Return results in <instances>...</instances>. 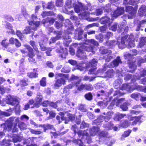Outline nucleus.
I'll return each instance as SVG.
<instances>
[{
	"instance_id": "obj_63",
	"label": "nucleus",
	"mask_w": 146,
	"mask_h": 146,
	"mask_svg": "<svg viewBox=\"0 0 146 146\" xmlns=\"http://www.w3.org/2000/svg\"><path fill=\"white\" fill-rule=\"evenodd\" d=\"M50 15V13L48 12L43 11L42 12L41 15L43 17L48 16Z\"/></svg>"
},
{
	"instance_id": "obj_37",
	"label": "nucleus",
	"mask_w": 146,
	"mask_h": 146,
	"mask_svg": "<svg viewBox=\"0 0 146 146\" xmlns=\"http://www.w3.org/2000/svg\"><path fill=\"white\" fill-rule=\"evenodd\" d=\"M140 96V94L139 93H134L131 94V97L137 100V98Z\"/></svg>"
},
{
	"instance_id": "obj_7",
	"label": "nucleus",
	"mask_w": 146,
	"mask_h": 146,
	"mask_svg": "<svg viewBox=\"0 0 146 146\" xmlns=\"http://www.w3.org/2000/svg\"><path fill=\"white\" fill-rule=\"evenodd\" d=\"M100 22L103 24L110 25L112 22V20L108 16L102 17L100 20Z\"/></svg>"
},
{
	"instance_id": "obj_29",
	"label": "nucleus",
	"mask_w": 146,
	"mask_h": 146,
	"mask_svg": "<svg viewBox=\"0 0 146 146\" xmlns=\"http://www.w3.org/2000/svg\"><path fill=\"white\" fill-rule=\"evenodd\" d=\"M126 116L125 114H118L115 116L114 119L115 120H119Z\"/></svg>"
},
{
	"instance_id": "obj_19",
	"label": "nucleus",
	"mask_w": 146,
	"mask_h": 146,
	"mask_svg": "<svg viewBox=\"0 0 146 146\" xmlns=\"http://www.w3.org/2000/svg\"><path fill=\"white\" fill-rule=\"evenodd\" d=\"M135 88H132L129 84H123L122 88V90H126L127 91L135 89Z\"/></svg>"
},
{
	"instance_id": "obj_22",
	"label": "nucleus",
	"mask_w": 146,
	"mask_h": 146,
	"mask_svg": "<svg viewBox=\"0 0 146 146\" xmlns=\"http://www.w3.org/2000/svg\"><path fill=\"white\" fill-rule=\"evenodd\" d=\"M55 19L52 18H47L45 20L42 21V22L44 24L49 22V23L52 24L55 21Z\"/></svg>"
},
{
	"instance_id": "obj_12",
	"label": "nucleus",
	"mask_w": 146,
	"mask_h": 146,
	"mask_svg": "<svg viewBox=\"0 0 146 146\" xmlns=\"http://www.w3.org/2000/svg\"><path fill=\"white\" fill-rule=\"evenodd\" d=\"M24 46L29 51L28 56L31 58H32L35 55L33 53V49L29 45L25 44L24 45Z\"/></svg>"
},
{
	"instance_id": "obj_16",
	"label": "nucleus",
	"mask_w": 146,
	"mask_h": 146,
	"mask_svg": "<svg viewBox=\"0 0 146 146\" xmlns=\"http://www.w3.org/2000/svg\"><path fill=\"white\" fill-rule=\"evenodd\" d=\"M100 53L102 54H110L111 51L110 50H108L104 47H101L100 49Z\"/></svg>"
},
{
	"instance_id": "obj_56",
	"label": "nucleus",
	"mask_w": 146,
	"mask_h": 146,
	"mask_svg": "<svg viewBox=\"0 0 146 146\" xmlns=\"http://www.w3.org/2000/svg\"><path fill=\"white\" fill-rule=\"evenodd\" d=\"M9 143L6 140H3L1 144V146H9Z\"/></svg>"
},
{
	"instance_id": "obj_11",
	"label": "nucleus",
	"mask_w": 146,
	"mask_h": 146,
	"mask_svg": "<svg viewBox=\"0 0 146 146\" xmlns=\"http://www.w3.org/2000/svg\"><path fill=\"white\" fill-rule=\"evenodd\" d=\"M107 43L108 45H110L117 44L118 45L119 47L121 48H122L123 47H124L123 45V46L121 45V43H120L119 42L118 40H117V41L114 40L108 41L107 42Z\"/></svg>"
},
{
	"instance_id": "obj_36",
	"label": "nucleus",
	"mask_w": 146,
	"mask_h": 146,
	"mask_svg": "<svg viewBox=\"0 0 146 146\" xmlns=\"http://www.w3.org/2000/svg\"><path fill=\"white\" fill-rule=\"evenodd\" d=\"M85 90L90 91L93 89V87L92 85L90 84H84Z\"/></svg>"
},
{
	"instance_id": "obj_9",
	"label": "nucleus",
	"mask_w": 146,
	"mask_h": 146,
	"mask_svg": "<svg viewBox=\"0 0 146 146\" xmlns=\"http://www.w3.org/2000/svg\"><path fill=\"white\" fill-rule=\"evenodd\" d=\"M43 97L42 96L39 94H38L35 100L36 103L34 105V106L38 108L39 107V104L42 100Z\"/></svg>"
},
{
	"instance_id": "obj_51",
	"label": "nucleus",
	"mask_w": 146,
	"mask_h": 146,
	"mask_svg": "<svg viewBox=\"0 0 146 146\" xmlns=\"http://www.w3.org/2000/svg\"><path fill=\"white\" fill-rule=\"evenodd\" d=\"M63 0H57L56 2V5L58 7H61L63 5Z\"/></svg>"
},
{
	"instance_id": "obj_43",
	"label": "nucleus",
	"mask_w": 146,
	"mask_h": 146,
	"mask_svg": "<svg viewBox=\"0 0 146 146\" xmlns=\"http://www.w3.org/2000/svg\"><path fill=\"white\" fill-rule=\"evenodd\" d=\"M85 97L86 99L90 100L92 99V96L90 93H88L85 95Z\"/></svg>"
},
{
	"instance_id": "obj_50",
	"label": "nucleus",
	"mask_w": 146,
	"mask_h": 146,
	"mask_svg": "<svg viewBox=\"0 0 146 146\" xmlns=\"http://www.w3.org/2000/svg\"><path fill=\"white\" fill-rule=\"evenodd\" d=\"M1 44L5 48H7L9 45V43L6 42V40H3L1 42Z\"/></svg>"
},
{
	"instance_id": "obj_61",
	"label": "nucleus",
	"mask_w": 146,
	"mask_h": 146,
	"mask_svg": "<svg viewBox=\"0 0 146 146\" xmlns=\"http://www.w3.org/2000/svg\"><path fill=\"white\" fill-rule=\"evenodd\" d=\"M30 131L32 133L36 134H39L41 133V132L40 131H35L33 129H31Z\"/></svg>"
},
{
	"instance_id": "obj_26",
	"label": "nucleus",
	"mask_w": 146,
	"mask_h": 146,
	"mask_svg": "<svg viewBox=\"0 0 146 146\" xmlns=\"http://www.w3.org/2000/svg\"><path fill=\"white\" fill-rule=\"evenodd\" d=\"M111 117L110 116L109 117H105L103 116H101L99 117L97 119V121H98L99 122L102 121L104 120L106 121H107Z\"/></svg>"
},
{
	"instance_id": "obj_40",
	"label": "nucleus",
	"mask_w": 146,
	"mask_h": 146,
	"mask_svg": "<svg viewBox=\"0 0 146 146\" xmlns=\"http://www.w3.org/2000/svg\"><path fill=\"white\" fill-rule=\"evenodd\" d=\"M130 125V123L128 122L127 120H125L122 123V126L124 128H126L127 127Z\"/></svg>"
},
{
	"instance_id": "obj_49",
	"label": "nucleus",
	"mask_w": 146,
	"mask_h": 146,
	"mask_svg": "<svg viewBox=\"0 0 146 146\" xmlns=\"http://www.w3.org/2000/svg\"><path fill=\"white\" fill-rule=\"evenodd\" d=\"M31 32V29L30 27H26L23 31V33L24 34H27Z\"/></svg>"
},
{
	"instance_id": "obj_24",
	"label": "nucleus",
	"mask_w": 146,
	"mask_h": 146,
	"mask_svg": "<svg viewBox=\"0 0 146 146\" xmlns=\"http://www.w3.org/2000/svg\"><path fill=\"white\" fill-rule=\"evenodd\" d=\"M129 119L130 121H133L132 123V125H133L136 124L139 120V118L136 117H131Z\"/></svg>"
},
{
	"instance_id": "obj_52",
	"label": "nucleus",
	"mask_w": 146,
	"mask_h": 146,
	"mask_svg": "<svg viewBox=\"0 0 146 146\" xmlns=\"http://www.w3.org/2000/svg\"><path fill=\"white\" fill-rule=\"evenodd\" d=\"M47 5V8L50 9H52L54 7V4L52 2L48 3Z\"/></svg>"
},
{
	"instance_id": "obj_62",
	"label": "nucleus",
	"mask_w": 146,
	"mask_h": 146,
	"mask_svg": "<svg viewBox=\"0 0 146 146\" xmlns=\"http://www.w3.org/2000/svg\"><path fill=\"white\" fill-rule=\"evenodd\" d=\"M13 140L14 142H17L18 141H20V138L18 136H15L13 137Z\"/></svg>"
},
{
	"instance_id": "obj_6",
	"label": "nucleus",
	"mask_w": 146,
	"mask_h": 146,
	"mask_svg": "<svg viewBox=\"0 0 146 146\" xmlns=\"http://www.w3.org/2000/svg\"><path fill=\"white\" fill-rule=\"evenodd\" d=\"M78 134L79 136H82L83 137L86 138V142L88 143H90L91 142V137L88 135V133L86 131H79L78 132Z\"/></svg>"
},
{
	"instance_id": "obj_57",
	"label": "nucleus",
	"mask_w": 146,
	"mask_h": 146,
	"mask_svg": "<svg viewBox=\"0 0 146 146\" xmlns=\"http://www.w3.org/2000/svg\"><path fill=\"white\" fill-rule=\"evenodd\" d=\"M89 42L95 46H98L99 45L98 42L93 39L89 40Z\"/></svg>"
},
{
	"instance_id": "obj_30",
	"label": "nucleus",
	"mask_w": 146,
	"mask_h": 146,
	"mask_svg": "<svg viewBox=\"0 0 146 146\" xmlns=\"http://www.w3.org/2000/svg\"><path fill=\"white\" fill-rule=\"evenodd\" d=\"M59 52H60L62 53L61 54L62 57H64V56L67 55L68 54L67 50L66 48L62 49L60 51L59 50Z\"/></svg>"
},
{
	"instance_id": "obj_20",
	"label": "nucleus",
	"mask_w": 146,
	"mask_h": 146,
	"mask_svg": "<svg viewBox=\"0 0 146 146\" xmlns=\"http://www.w3.org/2000/svg\"><path fill=\"white\" fill-rule=\"evenodd\" d=\"M146 43V37H142L140 40L138 46L139 47H141L145 44Z\"/></svg>"
},
{
	"instance_id": "obj_1",
	"label": "nucleus",
	"mask_w": 146,
	"mask_h": 146,
	"mask_svg": "<svg viewBox=\"0 0 146 146\" xmlns=\"http://www.w3.org/2000/svg\"><path fill=\"white\" fill-rule=\"evenodd\" d=\"M97 63V61L95 59H93L91 61L88 63H87L86 65V68H88L91 67L89 70L88 74H96L99 73H100V71L98 70L96 71V67Z\"/></svg>"
},
{
	"instance_id": "obj_15",
	"label": "nucleus",
	"mask_w": 146,
	"mask_h": 146,
	"mask_svg": "<svg viewBox=\"0 0 146 146\" xmlns=\"http://www.w3.org/2000/svg\"><path fill=\"white\" fill-rule=\"evenodd\" d=\"M90 10L93 11L92 12H91V14L95 15H101L103 13V11L102 9H98L95 10L94 9L91 8Z\"/></svg>"
},
{
	"instance_id": "obj_21",
	"label": "nucleus",
	"mask_w": 146,
	"mask_h": 146,
	"mask_svg": "<svg viewBox=\"0 0 146 146\" xmlns=\"http://www.w3.org/2000/svg\"><path fill=\"white\" fill-rule=\"evenodd\" d=\"M112 7L111 8V9H110V7L111 6V5L110 4L108 3L107 4L104 8V9L105 10V11L107 12H109L111 10L112 8H113L114 7H115V6L113 5L112 6Z\"/></svg>"
},
{
	"instance_id": "obj_25",
	"label": "nucleus",
	"mask_w": 146,
	"mask_h": 146,
	"mask_svg": "<svg viewBox=\"0 0 146 146\" xmlns=\"http://www.w3.org/2000/svg\"><path fill=\"white\" fill-rule=\"evenodd\" d=\"M6 28L10 30L9 31V32L12 33V34H15V32L14 30L12 29L13 27L11 26V25L9 23H6Z\"/></svg>"
},
{
	"instance_id": "obj_10",
	"label": "nucleus",
	"mask_w": 146,
	"mask_h": 146,
	"mask_svg": "<svg viewBox=\"0 0 146 146\" xmlns=\"http://www.w3.org/2000/svg\"><path fill=\"white\" fill-rule=\"evenodd\" d=\"M138 14L141 17L145 16L146 15V6L142 5L139 10Z\"/></svg>"
},
{
	"instance_id": "obj_58",
	"label": "nucleus",
	"mask_w": 146,
	"mask_h": 146,
	"mask_svg": "<svg viewBox=\"0 0 146 146\" xmlns=\"http://www.w3.org/2000/svg\"><path fill=\"white\" fill-rule=\"evenodd\" d=\"M104 35L105 36L104 37V38L108 39L112 35V33L111 32H108L106 34Z\"/></svg>"
},
{
	"instance_id": "obj_5",
	"label": "nucleus",
	"mask_w": 146,
	"mask_h": 146,
	"mask_svg": "<svg viewBox=\"0 0 146 146\" xmlns=\"http://www.w3.org/2000/svg\"><path fill=\"white\" fill-rule=\"evenodd\" d=\"M124 12V9L123 7H118L117 10L114 11L113 13L111 14L112 17H117L123 14Z\"/></svg>"
},
{
	"instance_id": "obj_41",
	"label": "nucleus",
	"mask_w": 146,
	"mask_h": 146,
	"mask_svg": "<svg viewBox=\"0 0 146 146\" xmlns=\"http://www.w3.org/2000/svg\"><path fill=\"white\" fill-rule=\"evenodd\" d=\"M73 7H74V6L71 3V0H67L66 4L65 7H67L68 8H70Z\"/></svg>"
},
{
	"instance_id": "obj_54",
	"label": "nucleus",
	"mask_w": 146,
	"mask_h": 146,
	"mask_svg": "<svg viewBox=\"0 0 146 146\" xmlns=\"http://www.w3.org/2000/svg\"><path fill=\"white\" fill-rule=\"evenodd\" d=\"M146 62V58H139V60L138 62V64L139 66L140 65L141 63H143Z\"/></svg>"
},
{
	"instance_id": "obj_28",
	"label": "nucleus",
	"mask_w": 146,
	"mask_h": 146,
	"mask_svg": "<svg viewBox=\"0 0 146 146\" xmlns=\"http://www.w3.org/2000/svg\"><path fill=\"white\" fill-rule=\"evenodd\" d=\"M39 127H43L44 129V131H46V130L48 129H50L53 127L52 125H49L48 124H46V125H40L39 126Z\"/></svg>"
},
{
	"instance_id": "obj_3",
	"label": "nucleus",
	"mask_w": 146,
	"mask_h": 146,
	"mask_svg": "<svg viewBox=\"0 0 146 146\" xmlns=\"http://www.w3.org/2000/svg\"><path fill=\"white\" fill-rule=\"evenodd\" d=\"M127 38V36H125L124 37H123L121 38V45L123 46V47L122 48H124L125 46L126 45H128L130 47H133L135 45V44L134 42V40H130V41L129 40H127L126 41V39Z\"/></svg>"
},
{
	"instance_id": "obj_53",
	"label": "nucleus",
	"mask_w": 146,
	"mask_h": 146,
	"mask_svg": "<svg viewBox=\"0 0 146 146\" xmlns=\"http://www.w3.org/2000/svg\"><path fill=\"white\" fill-rule=\"evenodd\" d=\"M79 79V77L75 76L74 75H72L71 77V79L72 80H78L79 81H78L77 82L78 84H79V83L81 81V80H80Z\"/></svg>"
},
{
	"instance_id": "obj_8",
	"label": "nucleus",
	"mask_w": 146,
	"mask_h": 146,
	"mask_svg": "<svg viewBox=\"0 0 146 146\" xmlns=\"http://www.w3.org/2000/svg\"><path fill=\"white\" fill-rule=\"evenodd\" d=\"M7 103L12 106H14L17 102L16 98L10 95L8 96L7 98Z\"/></svg>"
},
{
	"instance_id": "obj_31",
	"label": "nucleus",
	"mask_w": 146,
	"mask_h": 146,
	"mask_svg": "<svg viewBox=\"0 0 146 146\" xmlns=\"http://www.w3.org/2000/svg\"><path fill=\"white\" fill-rule=\"evenodd\" d=\"M138 53V52L136 50H133L131 51L130 53H128L126 54L127 56H133L136 55Z\"/></svg>"
},
{
	"instance_id": "obj_47",
	"label": "nucleus",
	"mask_w": 146,
	"mask_h": 146,
	"mask_svg": "<svg viewBox=\"0 0 146 146\" xmlns=\"http://www.w3.org/2000/svg\"><path fill=\"white\" fill-rule=\"evenodd\" d=\"M113 125L111 123H109L106 125L105 127L107 129L110 130L112 129Z\"/></svg>"
},
{
	"instance_id": "obj_64",
	"label": "nucleus",
	"mask_w": 146,
	"mask_h": 146,
	"mask_svg": "<svg viewBox=\"0 0 146 146\" xmlns=\"http://www.w3.org/2000/svg\"><path fill=\"white\" fill-rule=\"evenodd\" d=\"M140 75L141 77H143L145 76L146 75V69L143 70L140 73Z\"/></svg>"
},
{
	"instance_id": "obj_23",
	"label": "nucleus",
	"mask_w": 146,
	"mask_h": 146,
	"mask_svg": "<svg viewBox=\"0 0 146 146\" xmlns=\"http://www.w3.org/2000/svg\"><path fill=\"white\" fill-rule=\"evenodd\" d=\"M14 120V118L13 117H11L8 119L7 121V122L9 124L8 125V127L11 129L12 127L13 122Z\"/></svg>"
},
{
	"instance_id": "obj_13",
	"label": "nucleus",
	"mask_w": 146,
	"mask_h": 146,
	"mask_svg": "<svg viewBox=\"0 0 146 146\" xmlns=\"http://www.w3.org/2000/svg\"><path fill=\"white\" fill-rule=\"evenodd\" d=\"M121 62H122L120 57H117L116 59L114 60L111 63V64H113V65L111 66V67L117 66L119 63H121Z\"/></svg>"
},
{
	"instance_id": "obj_55",
	"label": "nucleus",
	"mask_w": 146,
	"mask_h": 146,
	"mask_svg": "<svg viewBox=\"0 0 146 146\" xmlns=\"http://www.w3.org/2000/svg\"><path fill=\"white\" fill-rule=\"evenodd\" d=\"M117 23H114L111 27L110 28V29L114 31H116L117 29Z\"/></svg>"
},
{
	"instance_id": "obj_32",
	"label": "nucleus",
	"mask_w": 146,
	"mask_h": 146,
	"mask_svg": "<svg viewBox=\"0 0 146 146\" xmlns=\"http://www.w3.org/2000/svg\"><path fill=\"white\" fill-rule=\"evenodd\" d=\"M77 84H78V82H76V86L77 87V89L78 90L81 91L83 90H85L84 84H82L78 86Z\"/></svg>"
},
{
	"instance_id": "obj_14",
	"label": "nucleus",
	"mask_w": 146,
	"mask_h": 146,
	"mask_svg": "<svg viewBox=\"0 0 146 146\" xmlns=\"http://www.w3.org/2000/svg\"><path fill=\"white\" fill-rule=\"evenodd\" d=\"M100 131L99 128L97 127H94L90 129V134L92 136H94Z\"/></svg>"
},
{
	"instance_id": "obj_44",
	"label": "nucleus",
	"mask_w": 146,
	"mask_h": 146,
	"mask_svg": "<svg viewBox=\"0 0 146 146\" xmlns=\"http://www.w3.org/2000/svg\"><path fill=\"white\" fill-rule=\"evenodd\" d=\"M127 105L128 104L125 103L121 105L120 107L124 111H126L128 108V107L127 106Z\"/></svg>"
},
{
	"instance_id": "obj_17",
	"label": "nucleus",
	"mask_w": 146,
	"mask_h": 146,
	"mask_svg": "<svg viewBox=\"0 0 146 146\" xmlns=\"http://www.w3.org/2000/svg\"><path fill=\"white\" fill-rule=\"evenodd\" d=\"M61 35L62 33L61 32H58L56 37H52L51 38L50 41V43H54L56 40L59 39L60 38V35Z\"/></svg>"
},
{
	"instance_id": "obj_18",
	"label": "nucleus",
	"mask_w": 146,
	"mask_h": 146,
	"mask_svg": "<svg viewBox=\"0 0 146 146\" xmlns=\"http://www.w3.org/2000/svg\"><path fill=\"white\" fill-rule=\"evenodd\" d=\"M83 9V6L82 4H79L78 5H76L74 7V9L75 11L78 13Z\"/></svg>"
},
{
	"instance_id": "obj_59",
	"label": "nucleus",
	"mask_w": 146,
	"mask_h": 146,
	"mask_svg": "<svg viewBox=\"0 0 146 146\" xmlns=\"http://www.w3.org/2000/svg\"><path fill=\"white\" fill-rule=\"evenodd\" d=\"M69 91L70 90L65 86L63 89V94L68 95L70 93Z\"/></svg>"
},
{
	"instance_id": "obj_39",
	"label": "nucleus",
	"mask_w": 146,
	"mask_h": 146,
	"mask_svg": "<svg viewBox=\"0 0 146 146\" xmlns=\"http://www.w3.org/2000/svg\"><path fill=\"white\" fill-rule=\"evenodd\" d=\"M95 78V77H90L88 76H85L83 78V80H85V81L89 80L90 82H91L92 81L94 80Z\"/></svg>"
},
{
	"instance_id": "obj_46",
	"label": "nucleus",
	"mask_w": 146,
	"mask_h": 146,
	"mask_svg": "<svg viewBox=\"0 0 146 146\" xmlns=\"http://www.w3.org/2000/svg\"><path fill=\"white\" fill-rule=\"evenodd\" d=\"M28 82L27 80H22L20 81L21 84L23 86H27L28 85V83H27Z\"/></svg>"
},
{
	"instance_id": "obj_4",
	"label": "nucleus",
	"mask_w": 146,
	"mask_h": 146,
	"mask_svg": "<svg viewBox=\"0 0 146 146\" xmlns=\"http://www.w3.org/2000/svg\"><path fill=\"white\" fill-rule=\"evenodd\" d=\"M125 11L129 13V19H131L136 15L137 9L136 8H133L132 6H126Z\"/></svg>"
},
{
	"instance_id": "obj_27",
	"label": "nucleus",
	"mask_w": 146,
	"mask_h": 146,
	"mask_svg": "<svg viewBox=\"0 0 146 146\" xmlns=\"http://www.w3.org/2000/svg\"><path fill=\"white\" fill-rule=\"evenodd\" d=\"M19 127L21 130H25L26 129V124L20 121L18 124Z\"/></svg>"
},
{
	"instance_id": "obj_35",
	"label": "nucleus",
	"mask_w": 146,
	"mask_h": 146,
	"mask_svg": "<svg viewBox=\"0 0 146 146\" xmlns=\"http://www.w3.org/2000/svg\"><path fill=\"white\" fill-rule=\"evenodd\" d=\"M104 37H105L104 35L102 34H100L96 36V38L99 40V41L100 42H102L105 38Z\"/></svg>"
},
{
	"instance_id": "obj_2",
	"label": "nucleus",
	"mask_w": 146,
	"mask_h": 146,
	"mask_svg": "<svg viewBox=\"0 0 146 146\" xmlns=\"http://www.w3.org/2000/svg\"><path fill=\"white\" fill-rule=\"evenodd\" d=\"M58 75L60 77H63L58 79L56 80L54 84V86L56 87H58L61 86L62 84H65L66 82L65 78L68 79L69 78L68 75L59 74H58Z\"/></svg>"
},
{
	"instance_id": "obj_45",
	"label": "nucleus",
	"mask_w": 146,
	"mask_h": 146,
	"mask_svg": "<svg viewBox=\"0 0 146 146\" xmlns=\"http://www.w3.org/2000/svg\"><path fill=\"white\" fill-rule=\"evenodd\" d=\"M131 130H128L127 131H125L122 135V136L124 137H126L129 136L130 133L131 132Z\"/></svg>"
},
{
	"instance_id": "obj_42",
	"label": "nucleus",
	"mask_w": 146,
	"mask_h": 146,
	"mask_svg": "<svg viewBox=\"0 0 146 146\" xmlns=\"http://www.w3.org/2000/svg\"><path fill=\"white\" fill-rule=\"evenodd\" d=\"M30 45L33 47L34 49L36 51H38V49L36 47V44L35 41L33 40H31L30 42Z\"/></svg>"
},
{
	"instance_id": "obj_48",
	"label": "nucleus",
	"mask_w": 146,
	"mask_h": 146,
	"mask_svg": "<svg viewBox=\"0 0 146 146\" xmlns=\"http://www.w3.org/2000/svg\"><path fill=\"white\" fill-rule=\"evenodd\" d=\"M46 78L45 77L43 78L40 81V84L43 86H45L46 85Z\"/></svg>"
},
{
	"instance_id": "obj_33",
	"label": "nucleus",
	"mask_w": 146,
	"mask_h": 146,
	"mask_svg": "<svg viewBox=\"0 0 146 146\" xmlns=\"http://www.w3.org/2000/svg\"><path fill=\"white\" fill-rule=\"evenodd\" d=\"M78 56L82 58L83 59L86 58V54L82 51L79 50L78 51Z\"/></svg>"
},
{
	"instance_id": "obj_60",
	"label": "nucleus",
	"mask_w": 146,
	"mask_h": 146,
	"mask_svg": "<svg viewBox=\"0 0 146 146\" xmlns=\"http://www.w3.org/2000/svg\"><path fill=\"white\" fill-rule=\"evenodd\" d=\"M50 116L49 117H48L46 120H48L50 118H51L52 117H55V113L52 112V111H51L49 113Z\"/></svg>"
},
{
	"instance_id": "obj_34",
	"label": "nucleus",
	"mask_w": 146,
	"mask_h": 146,
	"mask_svg": "<svg viewBox=\"0 0 146 146\" xmlns=\"http://www.w3.org/2000/svg\"><path fill=\"white\" fill-rule=\"evenodd\" d=\"M3 18L7 21H8L11 22H12L14 21L13 19L11 16L9 15H5L3 16Z\"/></svg>"
},
{
	"instance_id": "obj_38",
	"label": "nucleus",
	"mask_w": 146,
	"mask_h": 146,
	"mask_svg": "<svg viewBox=\"0 0 146 146\" xmlns=\"http://www.w3.org/2000/svg\"><path fill=\"white\" fill-rule=\"evenodd\" d=\"M93 46H88L85 47L84 49L88 52H90L92 51L93 53H94V51H93Z\"/></svg>"
}]
</instances>
